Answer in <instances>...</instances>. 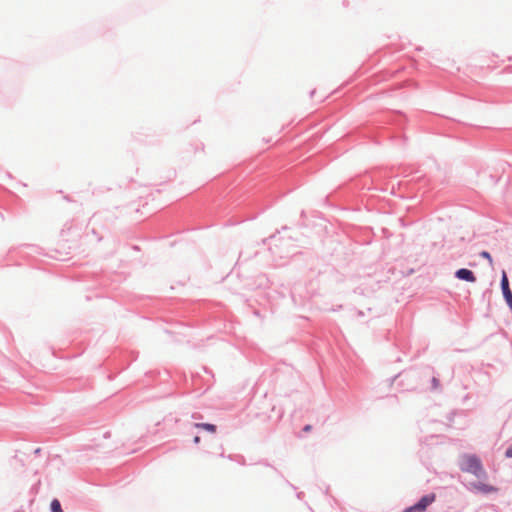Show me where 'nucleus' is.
<instances>
[{
  "mask_svg": "<svg viewBox=\"0 0 512 512\" xmlns=\"http://www.w3.org/2000/svg\"><path fill=\"white\" fill-rule=\"evenodd\" d=\"M460 469L475 475L477 478L486 476L481 460L476 455H464L460 461Z\"/></svg>",
  "mask_w": 512,
  "mask_h": 512,
  "instance_id": "obj_1",
  "label": "nucleus"
},
{
  "mask_svg": "<svg viewBox=\"0 0 512 512\" xmlns=\"http://www.w3.org/2000/svg\"><path fill=\"white\" fill-rule=\"evenodd\" d=\"M468 489L476 494H489L498 491L497 487L482 483V482H471L469 483Z\"/></svg>",
  "mask_w": 512,
  "mask_h": 512,
  "instance_id": "obj_2",
  "label": "nucleus"
},
{
  "mask_svg": "<svg viewBox=\"0 0 512 512\" xmlns=\"http://www.w3.org/2000/svg\"><path fill=\"white\" fill-rule=\"evenodd\" d=\"M435 500L434 494L423 496L418 503L405 509L403 512H424L426 508Z\"/></svg>",
  "mask_w": 512,
  "mask_h": 512,
  "instance_id": "obj_3",
  "label": "nucleus"
},
{
  "mask_svg": "<svg viewBox=\"0 0 512 512\" xmlns=\"http://www.w3.org/2000/svg\"><path fill=\"white\" fill-rule=\"evenodd\" d=\"M500 286L502 290L503 297L508 305V307L512 310V292L509 287L508 277L505 271L502 272Z\"/></svg>",
  "mask_w": 512,
  "mask_h": 512,
  "instance_id": "obj_4",
  "label": "nucleus"
},
{
  "mask_svg": "<svg viewBox=\"0 0 512 512\" xmlns=\"http://www.w3.org/2000/svg\"><path fill=\"white\" fill-rule=\"evenodd\" d=\"M455 277L459 280L466 282H475L476 277L472 270L467 268H460L455 272Z\"/></svg>",
  "mask_w": 512,
  "mask_h": 512,
  "instance_id": "obj_5",
  "label": "nucleus"
},
{
  "mask_svg": "<svg viewBox=\"0 0 512 512\" xmlns=\"http://www.w3.org/2000/svg\"><path fill=\"white\" fill-rule=\"evenodd\" d=\"M196 428L198 429H204L210 433H215L216 432V426L213 425V424H209V423H195L194 425Z\"/></svg>",
  "mask_w": 512,
  "mask_h": 512,
  "instance_id": "obj_6",
  "label": "nucleus"
},
{
  "mask_svg": "<svg viewBox=\"0 0 512 512\" xmlns=\"http://www.w3.org/2000/svg\"><path fill=\"white\" fill-rule=\"evenodd\" d=\"M51 511L52 512H63L62 508H61V504L57 499L52 500Z\"/></svg>",
  "mask_w": 512,
  "mask_h": 512,
  "instance_id": "obj_7",
  "label": "nucleus"
},
{
  "mask_svg": "<svg viewBox=\"0 0 512 512\" xmlns=\"http://www.w3.org/2000/svg\"><path fill=\"white\" fill-rule=\"evenodd\" d=\"M480 257L487 259L490 263H492L493 259L491 254L488 251H482L480 254Z\"/></svg>",
  "mask_w": 512,
  "mask_h": 512,
  "instance_id": "obj_8",
  "label": "nucleus"
},
{
  "mask_svg": "<svg viewBox=\"0 0 512 512\" xmlns=\"http://www.w3.org/2000/svg\"><path fill=\"white\" fill-rule=\"evenodd\" d=\"M505 456L507 458H512V444L506 449Z\"/></svg>",
  "mask_w": 512,
  "mask_h": 512,
  "instance_id": "obj_9",
  "label": "nucleus"
},
{
  "mask_svg": "<svg viewBox=\"0 0 512 512\" xmlns=\"http://www.w3.org/2000/svg\"><path fill=\"white\" fill-rule=\"evenodd\" d=\"M312 429V426L311 425H306L304 428H303V431L304 432H310Z\"/></svg>",
  "mask_w": 512,
  "mask_h": 512,
  "instance_id": "obj_10",
  "label": "nucleus"
},
{
  "mask_svg": "<svg viewBox=\"0 0 512 512\" xmlns=\"http://www.w3.org/2000/svg\"><path fill=\"white\" fill-rule=\"evenodd\" d=\"M193 441H194L195 444H199L200 443V437L199 436H195Z\"/></svg>",
  "mask_w": 512,
  "mask_h": 512,
  "instance_id": "obj_11",
  "label": "nucleus"
}]
</instances>
